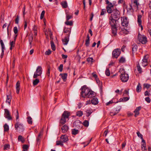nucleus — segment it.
<instances>
[{"label":"nucleus","instance_id":"f257e3e1","mask_svg":"<svg viewBox=\"0 0 151 151\" xmlns=\"http://www.w3.org/2000/svg\"><path fill=\"white\" fill-rule=\"evenodd\" d=\"M119 72L121 74L120 78L121 81L124 82H127L129 79V76L126 73L124 69V68H120Z\"/></svg>","mask_w":151,"mask_h":151},{"label":"nucleus","instance_id":"f03ea898","mask_svg":"<svg viewBox=\"0 0 151 151\" xmlns=\"http://www.w3.org/2000/svg\"><path fill=\"white\" fill-rule=\"evenodd\" d=\"M70 113L67 111H65L61 116L60 121V125H63L65 123L67 119H68Z\"/></svg>","mask_w":151,"mask_h":151},{"label":"nucleus","instance_id":"7ed1b4c3","mask_svg":"<svg viewBox=\"0 0 151 151\" xmlns=\"http://www.w3.org/2000/svg\"><path fill=\"white\" fill-rule=\"evenodd\" d=\"M110 17L115 19H119L120 17V13L116 8L112 10V12Z\"/></svg>","mask_w":151,"mask_h":151},{"label":"nucleus","instance_id":"20e7f679","mask_svg":"<svg viewBox=\"0 0 151 151\" xmlns=\"http://www.w3.org/2000/svg\"><path fill=\"white\" fill-rule=\"evenodd\" d=\"M81 96L83 98H86L87 96V94L88 92L89 89L86 87V85H84L82 86L81 88Z\"/></svg>","mask_w":151,"mask_h":151},{"label":"nucleus","instance_id":"39448f33","mask_svg":"<svg viewBox=\"0 0 151 151\" xmlns=\"http://www.w3.org/2000/svg\"><path fill=\"white\" fill-rule=\"evenodd\" d=\"M123 7L124 9V8H126L127 11V13L128 15H130L132 14L133 12V10L132 8V6L131 4H129L128 6H126L125 4L124 3L123 4Z\"/></svg>","mask_w":151,"mask_h":151},{"label":"nucleus","instance_id":"423d86ee","mask_svg":"<svg viewBox=\"0 0 151 151\" xmlns=\"http://www.w3.org/2000/svg\"><path fill=\"white\" fill-rule=\"evenodd\" d=\"M15 128L16 130L23 132L24 130V127L23 124L19 122H16L15 124Z\"/></svg>","mask_w":151,"mask_h":151},{"label":"nucleus","instance_id":"0eeeda50","mask_svg":"<svg viewBox=\"0 0 151 151\" xmlns=\"http://www.w3.org/2000/svg\"><path fill=\"white\" fill-rule=\"evenodd\" d=\"M42 69L41 66H38L35 72V73L33 78H36L38 76H40L42 74Z\"/></svg>","mask_w":151,"mask_h":151},{"label":"nucleus","instance_id":"6e6552de","mask_svg":"<svg viewBox=\"0 0 151 151\" xmlns=\"http://www.w3.org/2000/svg\"><path fill=\"white\" fill-rule=\"evenodd\" d=\"M118 20L110 17L109 18V22L111 27L116 26V22Z\"/></svg>","mask_w":151,"mask_h":151},{"label":"nucleus","instance_id":"1a4fd4ad","mask_svg":"<svg viewBox=\"0 0 151 151\" xmlns=\"http://www.w3.org/2000/svg\"><path fill=\"white\" fill-rule=\"evenodd\" d=\"M121 52L120 49H117L114 50L112 52L113 57L117 58Z\"/></svg>","mask_w":151,"mask_h":151},{"label":"nucleus","instance_id":"9d476101","mask_svg":"<svg viewBox=\"0 0 151 151\" xmlns=\"http://www.w3.org/2000/svg\"><path fill=\"white\" fill-rule=\"evenodd\" d=\"M122 25L123 27H127L128 25L129 21L127 17H121Z\"/></svg>","mask_w":151,"mask_h":151},{"label":"nucleus","instance_id":"9b49d317","mask_svg":"<svg viewBox=\"0 0 151 151\" xmlns=\"http://www.w3.org/2000/svg\"><path fill=\"white\" fill-rule=\"evenodd\" d=\"M149 55H146L144 56L143 59L142 60V65L143 66L145 67L148 65L147 59L149 58Z\"/></svg>","mask_w":151,"mask_h":151},{"label":"nucleus","instance_id":"f8f14e48","mask_svg":"<svg viewBox=\"0 0 151 151\" xmlns=\"http://www.w3.org/2000/svg\"><path fill=\"white\" fill-rule=\"evenodd\" d=\"M4 111V116L8 120H12V117L10 115L9 111L7 109H5Z\"/></svg>","mask_w":151,"mask_h":151},{"label":"nucleus","instance_id":"ddd939ff","mask_svg":"<svg viewBox=\"0 0 151 151\" xmlns=\"http://www.w3.org/2000/svg\"><path fill=\"white\" fill-rule=\"evenodd\" d=\"M138 39L139 42H141L142 44H145L147 42V38L145 36L140 35V36L138 37Z\"/></svg>","mask_w":151,"mask_h":151},{"label":"nucleus","instance_id":"4468645a","mask_svg":"<svg viewBox=\"0 0 151 151\" xmlns=\"http://www.w3.org/2000/svg\"><path fill=\"white\" fill-rule=\"evenodd\" d=\"M114 7L112 3H110L109 5H108L106 6V11L109 14H111L112 12V9Z\"/></svg>","mask_w":151,"mask_h":151},{"label":"nucleus","instance_id":"2eb2a0df","mask_svg":"<svg viewBox=\"0 0 151 151\" xmlns=\"http://www.w3.org/2000/svg\"><path fill=\"white\" fill-rule=\"evenodd\" d=\"M88 92L87 94L86 97L91 98L95 96V93L94 92L92 91L91 90L89 89Z\"/></svg>","mask_w":151,"mask_h":151},{"label":"nucleus","instance_id":"dca6fc26","mask_svg":"<svg viewBox=\"0 0 151 151\" xmlns=\"http://www.w3.org/2000/svg\"><path fill=\"white\" fill-rule=\"evenodd\" d=\"M138 0H131V4L137 9H138V6L139 5Z\"/></svg>","mask_w":151,"mask_h":151},{"label":"nucleus","instance_id":"f3484780","mask_svg":"<svg viewBox=\"0 0 151 151\" xmlns=\"http://www.w3.org/2000/svg\"><path fill=\"white\" fill-rule=\"evenodd\" d=\"M73 125L77 128H79L83 127L82 124L79 120L75 121L73 123Z\"/></svg>","mask_w":151,"mask_h":151},{"label":"nucleus","instance_id":"a211bd4d","mask_svg":"<svg viewBox=\"0 0 151 151\" xmlns=\"http://www.w3.org/2000/svg\"><path fill=\"white\" fill-rule=\"evenodd\" d=\"M111 33L112 34V36H115L117 34V27L116 26L111 27Z\"/></svg>","mask_w":151,"mask_h":151},{"label":"nucleus","instance_id":"6ab92c4d","mask_svg":"<svg viewBox=\"0 0 151 151\" xmlns=\"http://www.w3.org/2000/svg\"><path fill=\"white\" fill-rule=\"evenodd\" d=\"M71 32V28H67L65 27L64 28L63 32L65 33H67L66 36L70 37Z\"/></svg>","mask_w":151,"mask_h":151},{"label":"nucleus","instance_id":"aec40b11","mask_svg":"<svg viewBox=\"0 0 151 151\" xmlns=\"http://www.w3.org/2000/svg\"><path fill=\"white\" fill-rule=\"evenodd\" d=\"M142 17V15H138L137 16V22L139 26L140 27L141 30H142L143 29V27L142 25V21L141 19Z\"/></svg>","mask_w":151,"mask_h":151},{"label":"nucleus","instance_id":"412c9836","mask_svg":"<svg viewBox=\"0 0 151 151\" xmlns=\"http://www.w3.org/2000/svg\"><path fill=\"white\" fill-rule=\"evenodd\" d=\"M62 132L65 133L69 129L68 126L67 124L63 125L61 128Z\"/></svg>","mask_w":151,"mask_h":151},{"label":"nucleus","instance_id":"4be33fe9","mask_svg":"<svg viewBox=\"0 0 151 151\" xmlns=\"http://www.w3.org/2000/svg\"><path fill=\"white\" fill-rule=\"evenodd\" d=\"M60 138L63 142V143L66 142L68 140V136L65 134L62 135Z\"/></svg>","mask_w":151,"mask_h":151},{"label":"nucleus","instance_id":"5701e85b","mask_svg":"<svg viewBox=\"0 0 151 151\" xmlns=\"http://www.w3.org/2000/svg\"><path fill=\"white\" fill-rule=\"evenodd\" d=\"M141 109V107L140 106H139L136 108V109L134 111V112L135 113L134 116L137 117L139 114V111Z\"/></svg>","mask_w":151,"mask_h":151},{"label":"nucleus","instance_id":"b1692460","mask_svg":"<svg viewBox=\"0 0 151 151\" xmlns=\"http://www.w3.org/2000/svg\"><path fill=\"white\" fill-rule=\"evenodd\" d=\"M69 37L66 36L64 39H62V41L63 44L65 45H67L69 41Z\"/></svg>","mask_w":151,"mask_h":151},{"label":"nucleus","instance_id":"393cba45","mask_svg":"<svg viewBox=\"0 0 151 151\" xmlns=\"http://www.w3.org/2000/svg\"><path fill=\"white\" fill-rule=\"evenodd\" d=\"M67 73H60V76H61L62 79L64 82L66 81L67 77Z\"/></svg>","mask_w":151,"mask_h":151},{"label":"nucleus","instance_id":"a878e982","mask_svg":"<svg viewBox=\"0 0 151 151\" xmlns=\"http://www.w3.org/2000/svg\"><path fill=\"white\" fill-rule=\"evenodd\" d=\"M91 103L93 104L94 105L97 104L99 103L98 99L96 97L93 98L91 100Z\"/></svg>","mask_w":151,"mask_h":151},{"label":"nucleus","instance_id":"bb28decb","mask_svg":"<svg viewBox=\"0 0 151 151\" xmlns=\"http://www.w3.org/2000/svg\"><path fill=\"white\" fill-rule=\"evenodd\" d=\"M20 82L19 81H18L16 84V92L17 94H19V93L20 90Z\"/></svg>","mask_w":151,"mask_h":151},{"label":"nucleus","instance_id":"cd10ccee","mask_svg":"<svg viewBox=\"0 0 151 151\" xmlns=\"http://www.w3.org/2000/svg\"><path fill=\"white\" fill-rule=\"evenodd\" d=\"M12 99V96L11 95H7V98L6 100V103H8L10 105Z\"/></svg>","mask_w":151,"mask_h":151},{"label":"nucleus","instance_id":"c85d7f7f","mask_svg":"<svg viewBox=\"0 0 151 151\" xmlns=\"http://www.w3.org/2000/svg\"><path fill=\"white\" fill-rule=\"evenodd\" d=\"M90 44V37L89 34L87 35V39L86 40L85 45L86 47L89 46Z\"/></svg>","mask_w":151,"mask_h":151},{"label":"nucleus","instance_id":"c756f323","mask_svg":"<svg viewBox=\"0 0 151 151\" xmlns=\"http://www.w3.org/2000/svg\"><path fill=\"white\" fill-rule=\"evenodd\" d=\"M143 144L141 145V149L142 151H147V149L146 146L145 141L142 142Z\"/></svg>","mask_w":151,"mask_h":151},{"label":"nucleus","instance_id":"7c9ffc66","mask_svg":"<svg viewBox=\"0 0 151 151\" xmlns=\"http://www.w3.org/2000/svg\"><path fill=\"white\" fill-rule=\"evenodd\" d=\"M142 86L140 83H139L136 89V91L137 93L140 92L142 90Z\"/></svg>","mask_w":151,"mask_h":151},{"label":"nucleus","instance_id":"2f4dec72","mask_svg":"<svg viewBox=\"0 0 151 151\" xmlns=\"http://www.w3.org/2000/svg\"><path fill=\"white\" fill-rule=\"evenodd\" d=\"M62 7L63 8H66L68 6V5L67 2L66 1H63L61 3Z\"/></svg>","mask_w":151,"mask_h":151},{"label":"nucleus","instance_id":"473e14b6","mask_svg":"<svg viewBox=\"0 0 151 151\" xmlns=\"http://www.w3.org/2000/svg\"><path fill=\"white\" fill-rule=\"evenodd\" d=\"M137 68L138 72L139 73H141L142 72V69L140 66L139 62H137Z\"/></svg>","mask_w":151,"mask_h":151},{"label":"nucleus","instance_id":"72a5a7b5","mask_svg":"<svg viewBox=\"0 0 151 151\" xmlns=\"http://www.w3.org/2000/svg\"><path fill=\"white\" fill-rule=\"evenodd\" d=\"M9 45L10 46L9 49L11 50H12L13 49V47L15 46V41H12V42H10Z\"/></svg>","mask_w":151,"mask_h":151},{"label":"nucleus","instance_id":"f704fd0d","mask_svg":"<svg viewBox=\"0 0 151 151\" xmlns=\"http://www.w3.org/2000/svg\"><path fill=\"white\" fill-rule=\"evenodd\" d=\"M115 99H113L111 101H109V102H107L106 104V105L107 106L108 105L110 104H111L113 103H117L119 102V101H117L115 102V101H114Z\"/></svg>","mask_w":151,"mask_h":151},{"label":"nucleus","instance_id":"c9c22d12","mask_svg":"<svg viewBox=\"0 0 151 151\" xmlns=\"http://www.w3.org/2000/svg\"><path fill=\"white\" fill-rule=\"evenodd\" d=\"M137 136L142 139V142H145V141L143 139L142 135L140 133L139 131L137 132Z\"/></svg>","mask_w":151,"mask_h":151},{"label":"nucleus","instance_id":"e433bc0d","mask_svg":"<svg viewBox=\"0 0 151 151\" xmlns=\"http://www.w3.org/2000/svg\"><path fill=\"white\" fill-rule=\"evenodd\" d=\"M4 132H7L9 129V126L6 124L4 125Z\"/></svg>","mask_w":151,"mask_h":151},{"label":"nucleus","instance_id":"4c0bfd02","mask_svg":"<svg viewBox=\"0 0 151 151\" xmlns=\"http://www.w3.org/2000/svg\"><path fill=\"white\" fill-rule=\"evenodd\" d=\"M79 131L78 130H76L75 129H72V134L75 135L79 133Z\"/></svg>","mask_w":151,"mask_h":151},{"label":"nucleus","instance_id":"58836bf2","mask_svg":"<svg viewBox=\"0 0 151 151\" xmlns=\"http://www.w3.org/2000/svg\"><path fill=\"white\" fill-rule=\"evenodd\" d=\"M50 44L52 49L53 50H55V47L53 41L51 40V41H50Z\"/></svg>","mask_w":151,"mask_h":151},{"label":"nucleus","instance_id":"ea45409f","mask_svg":"<svg viewBox=\"0 0 151 151\" xmlns=\"http://www.w3.org/2000/svg\"><path fill=\"white\" fill-rule=\"evenodd\" d=\"M137 46L136 45H134L133 47L132 48V51L133 53L134 52L137 51Z\"/></svg>","mask_w":151,"mask_h":151},{"label":"nucleus","instance_id":"a19ab883","mask_svg":"<svg viewBox=\"0 0 151 151\" xmlns=\"http://www.w3.org/2000/svg\"><path fill=\"white\" fill-rule=\"evenodd\" d=\"M22 148L23 149L22 151H28L29 146L27 145H24L23 146Z\"/></svg>","mask_w":151,"mask_h":151},{"label":"nucleus","instance_id":"79ce46f5","mask_svg":"<svg viewBox=\"0 0 151 151\" xmlns=\"http://www.w3.org/2000/svg\"><path fill=\"white\" fill-rule=\"evenodd\" d=\"M151 86L149 84L147 83H145L143 84V88L144 89L145 88L148 89Z\"/></svg>","mask_w":151,"mask_h":151},{"label":"nucleus","instance_id":"37998d69","mask_svg":"<svg viewBox=\"0 0 151 151\" xmlns=\"http://www.w3.org/2000/svg\"><path fill=\"white\" fill-rule=\"evenodd\" d=\"M56 145H60L61 146H63V144L62 141L61 140L60 141H56Z\"/></svg>","mask_w":151,"mask_h":151},{"label":"nucleus","instance_id":"c03bdc74","mask_svg":"<svg viewBox=\"0 0 151 151\" xmlns=\"http://www.w3.org/2000/svg\"><path fill=\"white\" fill-rule=\"evenodd\" d=\"M18 140L19 141L22 142L24 143V138L21 135H19L18 137Z\"/></svg>","mask_w":151,"mask_h":151},{"label":"nucleus","instance_id":"a18cd8bd","mask_svg":"<svg viewBox=\"0 0 151 151\" xmlns=\"http://www.w3.org/2000/svg\"><path fill=\"white\" fill-rule=\"evenodd\" d=\"M40 81L39 79H36L33 82V84L34 86H36L39 82Z\"/></svg>","mask_w":151,"mask_h":151},{"label":"nucleus","instance_id":"49530a36","mask_svg":"<svg viewBox=\"0 0 151 151\" xmlns=\"http://www.w3.org/2000/svg\"><path fill=\"white\" fill-rule=\"evenodd\" d=\"M65 24L67 25L72 26L73 25V22L72 21H66L65 22Z\"/></svg>","mask_w":151,"mask_h":151},{"label":"nucleus","instance_id":"de8ad7c7","mask_svg":"<svg viewBox=\"0 0 151 151\" xmlns=\"http://www.w3.org/2000/svg\"><path fill=\"white\" fill-rule=\"evenodd\" d=\"M83 124L85 127H88L89 125V122L87 120H85L83 122Z\"/></svg>","mask_w":151,"mask_h":151},{"label":"nucleus","instance_id":"09e8293b","mask_svg":"<svg viewBox=\"0 0 151 151\" xmlns=\"http://www.w3.org/2000/svg\"><path fill=\"white\" fill-rule=\"evenodd\" d=\"M83 114V112L81 111H78L76 113V115L79 117L82 116Z\"/></svg>","mask_w":151,"mask_h":151},{"label":"nucleus","instance_id":"8fccbe9b","mask_svg":"<svg viewBox=\"0 0 151 151\" xmlns=\"http://www.w3.org/2000/svg\"><path fill=\"white\" fill-rule=\"evenodd\" d=\"M121 32L124 35H126L128 34V32L127 31V30L125 29L124 28H123L122 29Z\"/></svg>","mask_w":151,"mask_h":151},{"label":"nucleus","instance_id":"3c124183","mask_svg":"<svg viewBox=\"0 0 151 151\" xmlns=\"http://www.w3.org/2000/svg\"><path fill=\"white\" fill-rule=\"evenodd\" d=\"M119 62L121 63H123L125 62V58L123 57L121 58L119 60Z\"/></svg>","mask_w":151,"mask_h":151},{"label":"nucleus","instance_id":"603ef678","mask_svg":"<svg viewBox=\"0 0 151 151\" xmlns=\"http://www.w3.org/2000/svg\"><path fill=\"white\" fill-rule=\"evenodd\" d=\"M105 74L107 76H109L110 75V72L109 68H107L105 71Z\"/></svg>","mask_w":151,"mask_h":151},{"label":"nucleus","instance_id":"864d4df0","mask_svg":"<svg viewBox=\"0 0 151 151\" xmlns=\"http://www.w3.org/2000/svg\"><path fill=\"white\" fill-rule=\"evenodd\" d=\"M27 122L29 124H32V119L30 116H28L27 117Z\"/></svg>","mask_w":151,"mask_h":151},{"label":"nucleus","instance_id":"5fc2aeb1","mask_svg":"<svg viewBox=\"0 0 151 151\" xmlns=\"http://www.w3.org/2000/svg\"><path fill=\"white\" fill-rule=\"evenodd\" d=\"M66 21H68L69 19L73 18L72 15H69L67 13H66Z\"/></svg>","mask_w":151,"mask_h":151},{"label":"nucleus","instance_id":"6e6d98bb","mask_svg":"<svg viewBox=\"0 0 151 151\" xmlns=\"http://www.w3.org/2000/svg\"><path fill=\"white\" fill-rule=\"evenodd\" d=\"M19 113L18 112V111L17 110V115L16 116V122H19Z\"/></svg>","mask_w":151,"mask_h":151},{"label":"nucleus","instance_id":"4d7b16f0","mask_svg":"<svg viewBox=\"0 0 151 151\" xmlns=\"http://www.w3.org/2000/svg\"><path fill=\"white\" fill-rule=\"evenodd\" d=\"M106 13V10L105 9H103L101 10V12L100 14L101 16H102L105 14Z\"/></svg>","mask_w":151,"mask_h":151},{"label":"nucleus","instance_id":"13d9d810","mask_svg":"<svg viewBox=\"0 0 151 151\" xmlns=\"http://www.w3.org/2000/svg\"><path fill=\"white\" fill-rule=\"evenodd\" d=\"M86 112V113L88 114L86 116L88 117H89L92 112V111L91 110H88Z\"/></svg>","mask_w":151,"mask_h":151},{"label":"nucleus","instance_id":"bf43d9fd","mask_svg":"<svg viewBox=\"0 0 151 151\" xmlns=\"http://www.w3.org/2000/svg\"><path fill=\"white\" fill-rule=\"evenodd\" d=\"M63 64H60V66L58 68V69L59 71L60 72H61L63 70Z\"/></svg>","mask_w":151,"mask_h":151},{"label":"nucleus","instance_id":"052dcab7","mask_svg":"<svg viewBox=\"0 0 151 151\" xmlns=\"http://www.w3.org/2000/svg\"><path fill=\"white\" fill-rule=\"evenodd\" d=\"M129 95V91L127 90H125L124 92L123 96H126Z\"/></svg>","mask_w":151,"mask_h":151},{"label":"nucleus","instance_id":"680f3d73","mask_svg":"<svg viewBox=\"0 0 151 151\" xmlns=\"http://www.w3.org/2000/svg\"><path fill=\"white\" fill-rule=\"evenodd\" d=\"M45 12L44 10L42 11V13H41V15H40V19H42L43 18L44 15L45 14Z\"/></svg>","mask_w":151,"mask_h":151},{"label":"nucleus","instance_id":"e2e57ef3","mask_svg":"<svg viewBox=\"0 0 151 151\" xmlns=\"http://www.w3.org/2000/svg\"><path fill=\"white\" fill-rule=\"evenodd\" d=\"M121 106H119L116 107V111L118 113L120 111V110L121 109Z\"/></svg>","mask_w":151,"mask_h":151},{"label":"nucleus","instance_id":"0e129e2a","mask_svg":"<svg viewBox=\"0 0 151 151\" xmlns=\"http://www.w3.org/2000/svg\"><path fill=\"white\" fill-rule=\"evenodd\" d=\"M13 31L15 34H17L18 33V29L17 27H14L13 28Z\"/></svg>","mask_w":151,"mask_h":151},{"label":"nucleus","instance_id":"69168bd1","mask_svg":"<svg viewBox=\"0 0 151 151\" xmlns=\"http://www.w3.org/2000/svg\"><path fill=\"white\" fill-rule=\"evenodd\" d=\"M33 40V36H32L30 39H29V42L30 45H31L30 47H31V45L32 44V41Z\"/></svg>","mask_w":151,"mask_h":151},{"label":"nucleus","instance_id":"338daca9","mask_svg":"<svg viewBox=\"0 0 151 151\" xmlns=\"http://www.w3.org/2000/svg\"><path fill=\"white\" fill-rule=\"evenodd\" d=\"M10 145L9 144H6L4 145V150H6L7 148H9Z\"/></svg>","mask_w":151,"mask_h":151},{"label":"nucleus","instance_id":"774afa93","mask_svg":"<svg viewBox=\"0 0 151 151\" xmlns=\"http://www.w3.org/2000/svg\"><path fill=\"white\" fill-rule=\"evenodd\" d=\"M51 53V51L50 50H48L47 51H46L45 54L46 55H49Z\"/></svg>","mask_w":151,"mask_h":151}]
</instances>
